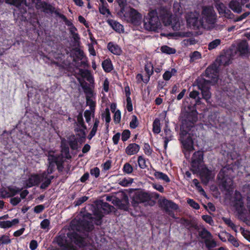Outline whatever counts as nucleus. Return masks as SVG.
I'll use <instances>...</instances> for the list:
<instances>
[{"mask_svg": "<svg viewBox=\"0 0 250 250\" xmlns=\"http://www.w3.org/2000/svg\"><path fill=\"white\" fill-rule=\"evenodd\" d=\"M198 120L196 110L188 112L185 119L182 120L180 127V140L184 148V152L186 157H189L190 152L194 149L192 139L189 131L194 128V124Z\"/></svg>", "mask_w": 250, "mask_h": 250, "instance_id": "f257e3e1", "label": "nucleus"}, {"mask_svg": "<svg viewBox=\"0 0 250 250\" xmlns=\"http://www.w3.org/2000/svg\"><path fill=\"white\" fill-rule=\"evenodd\" d=\"M160 20L166 26L171 23V14L167 8L163 6L149 12L148 18L144 20V28L148 31H155L161 27Z\"/></svg>", "mask_w": 250, "mask_h": 250, "instance_id": "f03ea898", "label": "nucleus"}, {"mask_svg": "<svg viewBox=\"0 0 250 250\" xmlns=\"http://www.w3.org/2000/svg\"><path fill=\"white\" fill-rule=\"evenodd\" d=\"M229 169L224 167L221 169L217 175L219 186L222 190L229 191L232 188L233 181L229 175Z\"/></svg>", "mask_w": 250, "mask_h": 250, "instance_id": "7ed1b4c3", "label": "nucleus"}, {"mask_svg": "<svg viewBox=\"0 0 250 250\" xmlns=\"http://www.w3.org/2000/svg\"><path fill=\"white\" fill-rule=\"evenodd\" d=\"M216 14L211 6H204L202 11L201 25L205 27L206 24L213 25L216 22Z\"/></svg>", "mask_w": 250, "mask_h": 250, "instance_id": "20e7f679", "label": "nucleus"}, {"mask_svg": "<svg viewBox=\"0 0 250 250\" xmlns=\"http://www.w3.org/2000/svg\"><path fill=\"white\" fill-rule=\"evenodd\" d=\"M199 89L201 91L202 99H205L207 102H209L211 98V93L209 91L210 85L211 83L207 81L203 78H198L195 81Z\"/></svg>", "mask_w": 250, "mask_h": 250, "instance_id": "39448f33", "label": "nucleus"}, {"mask_svg": "<svg viewBox=\"0 0 250 250\" xmlns=\"http://www.w3.org/2000/svg\"><path fill=\"white\" fill-rule=\"evenodd\" d=\"M113 204L120 209L128 210L129 200L127 195L123 191L117 193L116 197L113 200Z\"/></svg>", "mask_w": 250, "mask_h": 250, "instance_id": "423d86ee", "label": "nucleus"}, {"mask_svg": "<svg viewBox=\"0 0 250 250\" xmlns=\"http://www.w3.org/2000/svg\"><path fill=\"white\" fill-rule=\"evenodd\" d=\"M219 65L213 63L208 67L205 71V76L208 78V80L211 84H215L218 81Z\"/></svg>", "mask_w": 250, "mask_h": 250, "instance_id": "0eeeda50", "label": "nucleus"}, {"mask_svg": "<svg viewBox=\"0 0 250 250\" xmlns=\"http://www.w3.org/2000/svg\"><path fill=\"white\" fill-rule=\"evenodd\" d=\"M139 203H145L153 206L154 202L151 201V197L148 193L146 192H140L136 194L133 197L132 201V205L134 207L136 206Z\"/></svg>", "mask_w": 250, "mask_h": 250, "instance_id": "6e6552de", "label": "nucleus"}, {"mask_svg": "<svg viewBox=\"0 0 250 250\" xmlns=\"http://www.w3.org/2000/svg\"><path fill=\"white\" fill-rule=\"evenodd\" d=\"M127 21L134 24H139L142 19L141 15L135 9L130 8L123 15Z\"/></svg>", "mask_w": 250, "mask_h": 250, "instance_id": "1a4fd4ad", "label": "nucleus"}, {"mask_svg": "<svg viewBox=\"0 0 250 250\" xmlns=\"http://www.w3.org/2000/svg\"><path fill=\"white\" fill-rule=\"evenodd\" d=\"M159 205L161 208L164 209L169 215L173 217L174 214L170 209L177 210L178 208V205L170 200H168L166 198L160 199L158 201Z\"/></svg>", "mask_w": 250, "mask_h": 250, "instance_id": "9d476101", "label": "nucleus"}, {"mask_svg": "<svg viewBox=\"0 0 250 250\" xmlns=\"http://www.w3.org/2000/svg\"><path fill=\"white\" fill-rule=\"evenodd\" d=\"M203 161V152L201 151L195 152L191 159V167L192 170L198 171L201 163Z\"/></svg>", "mask_w": 250, "mask_h": 250, "instance_id": "9b49d317", "label": "nucleus"}, {"mask_svg": "<svg viewBox=\"0 0 250 250\" xmlns=\"http://www.w3.org/2000/svg\"><path fill=\"white\" fill-rule=\"evenodd\" d=\"M44 173L40 174H32L26 181V186L27 188H31L35 186H38L41 182H43L44 178Z\"/></svg>", "mask_w": 250, "mask_h": 250, "instance_id": "f8f14e48", "label": "nucleus"}, {"mask_svg": "<svg viewBox=\"0 0 250 250\" xmlns=\"http://www.w3.org/2000/svg\"><path fill=\"white\" fill-rule=\"evenodd\" d=\"M21 189L16 188L8 187L7 188H0V198H5L12 197L20 192Z\"/></svg>", "mask_w": 250, "mask_h": 250, "instance_id": "ddd939ff", "label": "nucleus"}, {"mask_svg": "<svg viewBox=\"0 0 250 250\" xmlns=\"http://www.w3.org/2000/svg\"><path fill=\"white\" fill-rule=\"evenodd\" d=\"M36 8L37 9L41 10L45 13H50L55 14V12H59L57 10L55 9L54 6L44 1H41V2H38Z\"/></svg>", "mask_w": 250, "mask_h": 250, "instance_id": "4468645a", "label": "nucleus"}, {"mask_svg": "<svg viewBox=\"0 0 250 250\" xmlns=\"http://www.w3.org/2000/svg\"><path fill=\"white\" fill-rule=\"evenodd\" d=\"M200 175L202 182L205 184H207L213 177L212 176V171L207 167H203L201 169Z\"/></svg>", "mask_w": 250, "mask_h": 250, "instance_id": "2eb2a0df", "label": "nucleus"}, {"mask_svg": "<svg viewBox=\"0 0 250 250\" xmlns=\"http://www.w3.org/2000/svg\"><path fill=\"white\" fill-rule=\"evenodd\" d=\"M145 70L147 74V77L145 79H143V76L139 74L137 75V77L141 78L142 80L146 83H147L150 79V76L153 73V66L150 62H147L145 66Z\"/></svg>", "mask_w": 250, "mask_h": 250, "instance_id": "dca6fc26", "label": "nucleus"}, {"mask_svg": "<svg viewBox=\"0 0 250 250\" xmlns=\"http://www.w3.org/2000/svg\"><path fill=\"white\" fill-rule=\"evenodd\" d=\"M249 45L246 41H242L238 44L235 53L238 52L240 56H244L248 53Z\"/></svg>", "mask_w": 250, "mask_h": 250, "instance_id": "f3484780", "label": "nucleus"}, {"mask_svg": "<svg viewBox=\"0 0 250 250\" xmlns=\"http://www.w3.org/2000/svg\"><path fill=\"white\" fill-rule=\"evenodd\" d=\"M191 226L194 227L196 229L198 230L199 236L204 240V242L209 238H212V234L206 228H203L201 230H199L197 226L192 225Z\"/></svg>", "mask_w": 250, "mask_h": 250, "instance_id": "a211bd4d", "label": "nucleus"}, {"mask_svg": "<svg viewBox=\"0 0 250 250\" xmlns=\"http://www.w3.org/2000/svg\"><path fill=\"white\" fill-rule=\"evenodd\" d=\"M243 202L242 196L239 192H235L234 197L233 206L238 211L242 210L243 207Z\"/></svg>", "mask_w": 250, "mask_h": 250, "instance_id": "6ab92c4d", "label": "nucleus"}, {"mask_svg": "<svg viewBox=\"0 0 250 250\" xmlns=\"http://www.w3.org/2000/svg\"><path fill=\"white\" fill-rule=\"evenodd\" d=\"M242 4L238 0H231L229 3V7L234 12L239 14L242 11Z\"/></svg>", "mask_w": 250, "mask_h": 250, "instance_id": "aec40b11", "label": "nucleus"}, {"mask_svg": "<svg viewBox=\"0 0 250 250\" xmlns=\"http://www.w3.org/2000/svg\"><path fill=\"white\" fill-rule=\"evenodd\" d=\"M140 149L139 145L135 143L128 145L125 148V152L128 155H132L138 153Z\"/></svg>", "mask_w": 250, "mask_h": 250, "instance_id": "412c9836", "label": "nucleus"}, {"mask_svg": "<svg viewBox=\"0 0 250 250\" xmlns=\"http://www.w3.org/2000/svg\"><path fill=\"white\" fill-rule=\"evenodd\" d=\"M86 128L84 127H77L75 129V131L77 132L76 135L79 137V142L82 144L84 142L86 137V133L85 130Z\"/></svg>", "mask_w": 250, "mask_h": 250, "instance_id": "4be33fe9", "label": "nucleus"}, {"mask_svg": "<svg viewBox=\"0 0 250 250\" xmlns=\"http://www.w3.org/2000/svg\"><path fill=\"white\" fill-rule=\"evenodd\" d=\"M107 47L109 51L114 55H120L122 53V51L120 47L113 42H109Z\"/></svg>", "mask_w": 250, "mask_h": 250, "instance_id": "5701e85b", "label": "nucleus"}, {"mask_svg": "<svg viewBox=\"0 0 250 250\" xmlns=\"http://www.w3.org/2000/svg\"><path fill=\"white\" fill-rule=\"evenodd\" d=\"M42 173H44V178L43 179V182L40 186V188L42 189H46L48 186L50 185L51 183V180L54 178V176H50L48 177V175L46 172H42Z\"/></svg>", "mask_w": 250, "mask_h": 250, "instance_id": "b1692460", "label": "nucleus"}, {"mask_svg": "<svg viewBox=\"0 0 250 250\" xmlns=\"http://www.w3.org/2000/svg\"><path fill=\"white\" fill-rule=\"evenodd\" d=\"M68 144L71 148L73 150H77L78 148L79 139H78L75 135H71L68 138Z\"/></svg>", "mask_w": 250, "mask_h": 250, "instance_id": "393cba45", "label": "nucleus"}, {"mask_svg": "<svg viewBox=\"0 0 250 250\" xmlns=\"http://www.w3.org/2000/svg\"><path fill=\"white\" fill-rule=\"evenodd\" d=\"M19 222L18 219H14L12 221H0V228H9L12 226L18 224Z\"/></svg>", "mask_w": 250, "mask_h": 250, "instance_id": "a878e982", "label": "nucleus"}, {"mask_svg": "<svg viewBox=\"0 0 250 250\" xmlns=\"http://www.w3.org/2000/svg\"><path fill=\"white\" fill-rule=\"evenodd\" d=\"M108 24L111 27L116 31L120 32V31L123 30V26L119 22L113 20H110L108 21Z\"/></svg>", "mask_w": 250, "mask_h": 250, "instance_id": "bb28decb", "label": "nucleus"}, {"mask_svg": "<svg viewBox=\"0 0 250 250\" xmlns=\"http://www.w3.org/2000/svg\"><path fill=\"white\" fill-rule=\"evenodd\" d=\"M102 65L104 70L106 72H110L113 69L111 61L109 59L104 60Z\"/></svg>", "mask_w": 250, "mask_h": 250, "instance_id": "cd10ccee", "label": "nucleus"}, {"mask_svg": "<svg viewBox=\"0 0 250 250\" xmlns=\"http://www.w3.org/2000/svg\"><path fill=\"white\" fill-rule=\"evenodd\" d=\"M164 132L165 136L164 137V148L166 149L168 143L172 139L173 136L171 134V131L169 129H165Z\"/></svg>", "mask_w": 250, "mask_h": 250, "instance_id": "c85d7f7f", "label": "nucleus"}, {"mask_svg": "<svg viewBox=\"0 0 250 250\" xmlns=\"http://www.w3.org/2000/svg\"><path fill=\"white\" fill-rule=\"evenodd\" d=\"M154 176L157 179L163 180L166 183H169L170 181L168 176L162 172L155 171Z\"/></svg>", "mask_w": 250, "mask_h": 250, "instance_id": "c756f323", "label": "nucleus"}, {"mask_svg": "<svg viewBox=\"0 0 250 250\" xmlns=\"http://www.w3.org/2000/svg\"><path fill=\"white\" fill-rule=\"evenodd\" d=\"M120 7V12L124 15L131 7L127 6L126 0H117Z\"/></svg>", "mask_w": 250, "mask_h": 250, "instance_id": "7c9ffc66", "label": "nucleus"}, {"mask_svg": "<svg viewBox=\"0 0 250 250\" xmlns=\"http://www.w3.org/2000/svg\"><path fill=\"white\" fill-rule=\"evenodd\" d=\"M189 97L195 100V104H201L202 98L199 96V92L196 90H193L190 92Z\"/></svg>", "mask_w": 250, "mask_h": 250, "instance_id": "2f4dec72", "label": "nucleus"}, {"mask_svg": "<svg viewBox=\"0 0 250 250\" xmlns=\"http://www.w3.org/2000/svg\"><path fill=\"white\" fill-rule=\"evenodd\" d=\"M99 123V120L98 119L95 120L92 130L88 136V139L91 140L95 135Z\"/></svg>", "mask_w": 250, "mask_h": 250, "instance_id": "473e14b6", "label": "nucleus"}, {"mask_svg": "<svg viewBox=\"0 0 250 250\" xmlns=\"http://www.w3.org/2000/svg\"><path fill=\"white\" fill-rule=\"evenodd\" d=\"M48 160L49 161V162L48 168L46 171H44L43 172H46L47 174H50L52 173L54 170L55 163L53 161V158L51 157V156H49Z\"/></svg>", "mask_w": 250, "mask_h": 250, "instance_id": "72a5a7b5", "label": "nucleus"}, {"mask_svg": "<svg viewBox=\"0 0 250 250\" xmlns=\"http://www.w3.org/2000/svg\"><path fill=\"white\" fill-rule=\"evenodd\" d=\"M187 21L189 24L195 27L197 26L198 18L194 14L188 15Z\"/></svg>", "mask_w": 250, "mask_h": 250, "instance_id": "f704fd0d", "label": "nucleus"}, {"mask_svg": "<svg viewBox=\"0 0 250 250\" xmlns=\"http://www.w3.org/2000/svg\"><path fill=\"white\" fill-rule=\"evenodd\" d=\"M55 15L56 16H58L62 19L64 21L65 24L67 26L70 27L74 25L73 23L70 21L68 20L64 15L61 14L60 12H55Z\"/></svg>", "mask_w": 250, "mask_h": 250, "instance_id": "c9c22d12", "label": "nucleus"}, {"mask_svg": "<svg viewBox=\"0 0 250 250\" xmlns=\"http://www.w3.org/2000/svg\"><path fill=\"white\" fill-rule=\"evenodd\" d=\"M222 220L223 222L229 227L231 228L232 229H233L234 231L237 232V227L232 222L230 218L223 217Z\"/></svg>", "mask_w": 250, "mask_h": 250, "instance_id": "e433bc0d", "label": "nucleus"}, {"mask_svg": "<svg viewBox=\"0 0 250 250\" xmlns=\"http://www.w3.org/2000/svg\"><path fill=\"white\" fill-rule=\"evenodd\" d=\"M153 131L154 133L158 134L161 131L160 121L159 119H155L153 123Z\"/></svg>", "mask_w": 250, "mask_h": 250, "instance_id": "4c0bfd02", "label": "nucleus"}, {"mask_svg": "<svg viewBox=\"0 0 250 250\" xmlns=\"http://www.w3.org/2000/svg\"><path fill=\"white\" fill-rule=\"evenodd\" d=\"M161 50L163 53L167 54H173L176 52V50L174 48L170 47L167 45L162 46L161 47Z\"/></svg>", "mask_w": 250, "mask_h": 250, "instance_id": "58836bf2", "label": "nucleus"}, {"mask_svg": "<svg viewBox=\"0 0 250 250\" xmlns=\"http://www.w3.org/2000/svg\"><path fill=\"white\" fill-rule=\"evenodd\" d=\"M77 122L76 123L77 127H84L86 128V125H84L83 119V117L82 112H80L77 116Z\"/></svg>", "mask_w": 250, "mask_h": 250, "instance_id": "ea45409f", "label": "nucleus"}, {"mask_svg": "<svg viewBox=\"0 0 250 250\" xmlns=\"http://www.w3.org/2000/svg\"><path fill=\"white\" fill-rule=\"evenodd\" d=\"M5 2L7 3L15 5L16 7H19L22 4L26 3L25 0H5Z\"/></svg>", "mask_w": 250, "mask_h": 250, "instance_id": "a19ab883", "label": "nucleus"}, {"mask_svg": "<svg viewBox=\"0 0 250 250\" xmlns=\"http://www.w3.org/2000/svg\"><path fill=\"white\" fill-rule=\"evenodd\" d=\"M204 242L206 247L209 250L215 248L216 246V242L212 238H209Z\"/></svg>", "mask_w": 250, "mask_h": 250, "instance_id": "79ce46f5", "label": "nucleus"}, {"mask_svg": "<svg viewBox=\"0 0 250 250\" xmlns=\"http://www.w3.org/2000/svg\"><path fill=\"white\" fill-rule=\"evenodd\" d=\"M221 43L220 39H215L211 42L208 45V49L210 50L216 48Z\"/></svg>", "mask_w": 250, "mask_h": 250, "instance_id": "37998d69", "label": "nucleus"}, {"mask_svg": "<svg viewBox=\"0 0 250 250\" xmlns=\"http://www.w3.org/2000/svg\"><path fill=\"white\" fill-rule=\"evenodd\" d=\"M51 157L53 158V160L55 163V165H56L57 166V168L59 171H62L63 167L62 165L63 162L62 161H59L57 157L54 156H51Z\"/></svg>", "mask_w": 250, "mask_h": 250, "instance_id": "c03bdc74", "label": "nucleus"}, {"mask_svg": "<svg viewBox=\"0 0 250 250\" xmlns=\"http://www.w3.org/2000/svg\"><path fill=\"white\" fill-rule=\"evenodd\" d=\"M176 72V71L175 69H172L171 71H166L163 76L164 80L165 81H168L172 77V76L174 75V73H175Z\"/></svg>", "mask_w": 250, "mask_h": 250, "instance_id": "a18cd8bd", "label": "nucleus"}, {"mask_svg": "<svg viewBox=\"0 0 250 250\" xmlns=\"http://www.w3.org/2000/svg\"><path fill=\"white\" fill-rule=\"evenodd\" d=\"M11 240L6 235H2L0 237V245H7L11 243Z\"/></svg>", "mask_w": 250, "mask_h": 250, "instance_id": "49530a36", "label": "nucleus"}, {"mask_svg": "<svg viewBox=\"0 0 250 250\" xmlns=\"http://www.w3.org/2000/svg\"><path fill=\"white\" fill-rule=\"evenodd\" d=\"M201 58V53L197 51H195L192 53L190 55V62H194L197 60Z\"/></svg>", "mask_w": 250, "mask_h": 250, "instance_id": "de8ad7c7", "label": "nucleus"}, {"mask_svg": "<svg viewBox=\"0 0 250 250\" xmlns=\"http://www.w3.org/2000/svg\"><path fill=\"white\" fill-rule=\"evenodd\" d=\"M138 163L139 167L142 169H145L147 167L146 161L142 156H139L138 158Z\"/></svg>", "mask_w": 250, "mask_h": 250, "instance_id": "09e8293b", "label": "nucleus"}, {"mask_svg": "<svg viewBox=\"0 0 250 250\" xmlns=\"http://www.w3.org/2000/svg\"><path fill=\"white\" fill-rule=\"evenodd\" d=\"M230 235V234L226 231H222L218 234L220 239L223 242H226Z\"/></svg>", "mask_w": 250, "mask_h": 250, "instance_id": "8fccbe9b", "label": "nucleus"}, {"mask_svg": "<svg viewBox=\"0 0 250 250\" xmlns=\"http://www.w3.org/2000/svg\"><path fill=\"white\" fill-rule=\"evenodd\" d=\"M216 8L218 11V13L220 15H222L225 10L227 9V7L222 2H219L216 4Z\"/></svg>", "mask_w": 250, "mask_h": 250, "instance_id": "3c124183", "label": "nucleus"}, {"mask_svg": "<svg viewBox=\"0 0 250 250\" xmlns=\"http://www.w3.org/2000/svg\"><path fill=\"white\" fill-rule=\"evenodd\" d=\"M86 104L88 105L90 110L93 111L95 110V103L90 97L87 96L86 97Z\"/></svg>", "mask_w": 250, "mask_h": 250, "instance_id": "603ef678", "label": "nucleus"}, {"mask_svg": "<svg viewBox=\"0 0 250 250\" xmlns=\"http://www.w3.org/2000/svg\"><path fill=\"white\" fill-rule=\"evenodd\" d=\"M133 180L131 178H124L119 182V184L123 187H128L132 183Z\"/></svg>", "mask_w": 250, "mask_h": 250, "instance_id": "864d4df0", "label": "nucleus"}, {"mask_svg": "<svg viewBox=\"0 0 250 250\" xmlns=\"http://www.w3.org/2000/svg\"><path fill=\"white\" fill-rule=\"evenodd\" d=\"M62 151L65 155L67 158H71L69 154V148L66 144L62 145Z\"/></svg>", "mask_w": 250, "mask_h": 250, "instance_id": "5fc2aeb1", "label": "nucleus"}, {"mask_svg": "<svg viewBox=\"0 0 250 250\" xmlns=\"http://www.w3.org/2000/svg\"><path fill=\"white\" fill-rule=\"evenodd\" d=\"M138 125V121L137 117L135 115L132 116V119L130 122L129 126L131 128H136Z\"/></svg>", "mask_w": 250, "mask_h": 250, "instance_id": "6e6d98bb", "label": "nucleus"}, {"mask_svg": "<svg viewBox=\"0 0 250 250\" xmlns=\"http://www.w3.org/2000/svg\"><path fill=\"white\" fill-rule=\"evenodd\" d=\"M123 171L127 174H130L133 171V167L130 164L126 163L124 166Z\"/></svg>", "mask_w": 250, "mask_h": 250, "instance_id": "4d7b16f0", "label": "nucleus"}, {"mask_svg": "<svg viewBox=\"0 0 250 250\" xmlns=\"http://www.w3.org/2000/svg\"><path fill=\"white\" fill-rule=\"evenodd\" d=\"M87 199L88 197L87 196H83L82 197L77 199L75 201L74 204H75V206H78L82 204L84 202H85Z\"/></svg>", "mask_w": 250, "mask_h": 250, "instance_id": "13d9d810", "label": "nucleus"}, {"mask_svg": "<svg viewBox=\"0 0 250 250\" xmlns=\"http://www.w3.org/2000/svg\"><path fill=\"white\" fill-rule=\"evenodd\" d=\"M222 15L229 19H233L234 17V15L228 8H227Z\"/></svg>", "mask_w": 250, "mask_h": 250, "instance_id": "bf43d9fd", "label": "nucleus"}, {"mask_svg": "<svg viewBox=\"0 0 250 250\" xmlns=\"http://www.w3.org/2000/svg\"><path fill=\"white\" fill-rule=\"evenodd\" d=\"M130 132L129 130L126 129L123 131L122 134V140L123 142L127 141L130 137Z\"/></svg>", "mask_w": 250, "mask_h": 250, "instance_id": "052dcab7", "label": "nucleus"}, {"mask_svg": "<svg viewBox=\"0 0 250 250\" xmlns=\"http://www.w3.org/2000/svg\"><path fill=\"white\" fill-rule=\"evenodd\" d=\"M168 35L169 36H175L179 37H185L189 36L188 33L183 32H178L174 33H169Z\"/></svg>", "mask_w": 250, "mask_h": 250, "instance_id": "680f3d73", "label": "nucleus"}, {"mask_svg": "<svg viewBox=\"0 0 250 250\" xmlns=\"http://www.w3.org/2000/svg\"><path fill=\"white\" fill-rule=\"evenodd\" d=\"M187 203L190 206L194 209H198L200 208L199 205L193 199H188Z\"/></svg>", "mask_w": 250, "mask_h": 250, "instance_id": "e2e57ef3", "label": "nucleus"}, {"mask_svg": "<svg viewBox=\"0 0 250 250\" xmlns=\"http://www.w3.org/2000/svg\"><path fill=\"white\" fill-rule=\"evenodd\" d=\"M228 240L235 247H238L239 246L238 240L230 234Z\"/></svg>", "mask_w": 250, "mask_h": 250, "instance_id": "0e129e2a", "label": "nucleus"}, {"mask_svg": "<svg viewBox=\"0 0 250 250\" xmlns=\"http://www.w3.org/2000/svg\"><path fill=\"white\" fill-rule=\"evenodd\" d=\"M144 150L145 153L148 156L151 155L152 152V150L150 148V146L147 143L144 144Z\"/></svg>", "mask_w": 250, "mask_h": 250, "instance_id": "69168bd1", "label": "nucleus"}, {"mask_svg": "<svg viewBox=\"0 0 250 250\" xmlns=\"http://www.w3.org/2000/svg\"><path fill=\"white\" fill-rule=\"evenodd\" d=\"M202 219L209 225H212L214 223L212 217L208 215H204L202 216Z\"/></svg>", "mask_w": 250, "mask_h": 250, "instance_id": "338daca9", "label": "nucleus"}, {"mask_svg": "<svg viewBox=\"0 0 250 250\" xmlns=\"http://www.w3.org/2000/svg\"><path fill=\"white\" fill-rule=\"evenodd\" d=\"M242 230V233L244 237L250 242V232L248 230L244 229L242 228H241Z\"/></svg>", "mask_w": 250, "mask_h": 250, "instance_id": "774afa93", "label": "nucleus"}]
</instances>
